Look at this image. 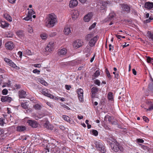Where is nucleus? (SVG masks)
Returning a JSON list of instances; mask_svg holds the SVG:
<instances>
[{"instance_id":"7c9ffc66","label":"nucleus","mask_w":153,"mask_h":153,"mask_svg":"<svg viewBox=\"0 0 153 153\" xmlns=\"http://www.w3.org/2000/svg\"><path fill=\"white\" fill-rule=\"evenodd\" d=\"M17 35L20 38L23 37L24 36L23 31L22 30H19L16 32Z\"/></svg>"},{"instance_id":"f257e3e1","label":"nucleus","mask_w":153,"mask_h":153,"mask_svg":"<svg viewBox=\"0 0 153 153\" xmlns=\"http://www.w3.org/2000/svg\"><path fill=\"white\" fill-rule=\"evenodd\" d=\"M57 22L56 15L54 13L49 14L45 19V25L49 28L52 27Z\"/></svg>"},{"instance_id":"69168bd1","label":"nucleus","mask_w":153,"mask_h":153,"mask_svg":"<svg viewBox=\"0 0 153 153\" xmlns=\"http://www.w3.org/2000/svg\"><path fill=\"white\" fill-rule=\"evenodd\" d=\"M9 2L11 3H14L16 1V0H8Z\"/></svg>"},{"instance_id":"e2e57ef3","label":"nucleus","mask_w":153,"mask_h":153,"mask_svg":"<svg viewBox=\"0 0 153 153\" xmlns=\"http://www.w3.org/2000/svg\"><path fill=\"white\" fill-rule=\"evenodd\" d=\"M4 131L3 129L0 128V135L4 134Z\"/></svg>"},{"instance_id":"aec40b11","label":"nucleus","mask_w":153,"mask_h":153,"mask_svg":"<svg viewBox=\"0 0 153 153\" xmlns=\"http://www.w3.org/2000/svg\"><path fill=\"white\" fill-rule=\"evenodd\" d=\"M100 7L101 10H105L108 4V2L105 1H102Z\"/></svg>"},{"instance_id":"2f4dec72","label":"nucleus","mask_w":153,"mask_h":153,"mask_svg":"<svg viewBox=\"0 0 153 153\" xmlns=\"http://www.w3.org/2000/svg\"><path fill=\"white\" fill-rule=\"evenodd\" d=\"M1 25L2 28L7 27L9 26V24L5 21H2L1 23Z\"/></svg>"},{"instance_id":"cd10ccee","label":"nucleus","mask_w":153,"mask_h":153,"mask_svg":"<svg viewBox=\"0 0 153 153\" xmlns=\"http://www.w3.org/2000/svg\"><path fill=\"white\" fill-rule=\"evenodd\" d=\"M4 18L7 21L10 22H11L12 21V17L10 16L7 13H5L4 14Z\"/></svg>"},{"instance_id":"b1692460","label":"nucleus","mask_w":153,"mask_h":153,"mask_svg":"<svg viewBox=\"0 0 153 153\" xmlns=\"http://www.w3.org/2000/svg\"><path fill=\"white\" fill-rule=\"evenodd\" d=\"M19 96L20 98H24L26 96V92L23 91H19Z\"/></svg>"},{"instance_id":"4d7b16f0","label":"nucleus","mask_w":153,"mask_h":153,"mask_svg":"<svg viewBox=\"0 0 153 153\" xmlns=\"http://www.w3.org/2000/svg\"><path fill=\"white\" fill-rule=\"evenodd\" d=\"M143 119L145 122H148L149 121L148 118L145 116L143 117Z\"/></svg>"},{"instance_id":"6e6552de","label":"nucleus","mask_w":153,"mask_h":153,"mask_svg":"<svg viewBox=\"0 0 153 153\" xmlns=\"http://www.w3.org/2000/svg\"><path fill=\"white\" fill-rule=\"evenodd\" d=\"M42 92L45 95L48 97H50L51 99H53L54 98V97L53 95L50 94L48 90L46 89H43L42 90Z\"/></svg>"},{"instance_id":"ea45409f","label":"nucleus","mask_w":153,"mask_h":153,"mask_svg":"<svg viewBox=\"0 0 153 153\" xmlns=\"http://www.w3.org/2000/svg\"><path fill=\"white\" fill-rule=\"evenodd\" d=\"M4 120V119L2 117L0 118V125L1 126H3L4 124H5Z\"/></svg>"},{"instance_id":"39448f33","label":"nucleus","mask_w":153,"mask_h":153,"mask_svg":"<svg viewBox=\"0 0 153 153\" xmlns=\"http://www.w3.org/2000/svg\"><path fill=\"white\" fill-rule=\"evenodd\" d=\"M77 93L80 102H83L84 101L83 91L82 89L81 88L78 89L77 91Z\"/></svg>"},{"instance_id":"473e14b6","label":"nucleus","mask_w":153,"mask_h":153,"mask_svg":"<svg viewBox=\"0 0 153 153\" xmlns=\"http://www.w3.org/2000/svg\"><path fill=\"white\" fill-rule=\"evenodd\" d=\"M107 97L109 100H113V95L112 93L111 92H109L108 94Z\"/></svg>"},{"instance_id":"5fc2aeb1","label":"nucleus","mask_w":153,"mask_h":153,"mask_svg":"<svg viewBox=\"0 0 153 153\" xmlns=\"http://www.w3.org/2000/svg\"><path fill=\"white\" fill-rule=\"evenodd\" d=\"M8 92V91L6 89H4L2 91V93L4 95L7 94Z\"/></svg>"},{"instance_id":"4468645a","label":"nucleus","mask_w":153,"mask_h":153,"mask_svg":"<svg viewBox=\"0 0 153 153\" xmlns=\"http://www.w3.org/2000/svg\"><path fill=\"white\" fill-rule=\"evenodd\" d=\"M145 8L148 9H151L153 8V3L150 2H146L144 5Z\"/></svg>"},{"instance_id":"052dcab7","label":"nucleus","mask_w":153,"mask_h":153,"mask_svg":"<svg viewBox=\"0 0 153 153\" xmlns=\"http://www.w3.org/2000/svg\"><path fill=\"white\" fill-rule=\"evenodd\" d=\"M65 87L67 90H69L71 88V86L69 85H65Z\"/></svg>"},{"instance_id":"6ab92c4d","label":"nucleus","mask_w":153,"mask_h":153,"mask_svg":"<svg viewBox=\"0 0 153 153\" xmlns=\"http://www.w3.org/2000/svg\"><path fill=\"white\" fill-rule=\"evenodd\" d=\"M67 50L64 48L59 50L58 53L59 56H62L65 54L67 53Z\"/></svg>"},{"instance_id":"f704fd0d","label":"nucleus","mask_w":153,"mask_h":153,"mask_svg":"<svg viewBox=\"0 0 153 153\" xmlns=\"http://www.w3.org/2000/svg\"><path fill=\"white\" fill-rule=\"evenodd\" d=\"M104 120L108 122H111V117L108 115L106 116L104 118Z\"/></svg>"},{"instance_id":"5701e85b","label":"nucleus","mask_w":153,"mask_h":153,"mask_svg":"<svg viewBox=\"0 0 153 153\" xmlns=\"http://www.w3.org/2000/svg\"><path fill=\"white\" fill-rule=\"evenodd\" d=\"M62 118L64 120L68 122L71 124H73V123H74V122L73 120L71 119H70V118L67 116H63Z\"/></svg>"},{"instance_id":"49530a36","label":"nucleus","mask_w":153,"mask_h":153,"mask_svg":"<svg viewBox=\"0 0 153 153\" xmlns=\"http://www.w3.org/2000/svg\"><path fill=\"white\" fill-rule=\"evenodd\" d=\"M33 117L36 120H38L39 119H40L43 117L42 116H40L39 117L38 116L36 115H34L33 116Z\"/></svg>"},{"instance_id":"58836bf2","label":"nucleus","mask_w":153,"mask_h":153,"mask_svg":"<svg viewBox=\"0 0 153 153\" xmlns=\"http://www.w3.org/2000/svg\"><path fill=\"white\" fill-rule=\"evenodd\" d=\"M41 106L40 105L37 104L34 106V108L37 110H39L41 109Z\"/></svg>"},{"instance_id":"864d4df0","label":"nucleus","mask_w":153,"mask_h":153,"mask_svg":"<svg viewBox=\"0 0 153 153\" xmlns=\"http://www.w3.org/2000/svg\"><path fill=\"white\" fill-rule=\"evenodd\" d=\"M33 66L36 68H40L41 67V65L40 64H34Z\"/></svg>"},{"instance_id":"412c9836","label":"nucleus","mask_w":153,"mask_h":153,"mask_svg":"<svg viewBox=\"0 0 153 153\" xmlns=\"http://www.w3.org/2000/svg\"><path fill=\"white\" fill-rule=\"evenodd\" d=\"M44 126L45 128H46L47 129L52 130L53 128V126L50 124L48 122H46L44 124Z\"/></svg>"},{"instance_id":"7ed1b4c3","label":"nucleus","mask_w":153,"mask_h":153,"mask_svg":"<svg viewBox=\"0 0 153 153\" xmlns=\"http://www.w3.org/2000/svg\"><path fill=\"white\" fill-rule=\"evenodd\" d=\"M95 144L96 148L101 153H105V152L106 150L105 146L100 141H95Z\"/></svg>"},{"instance_id":"f03ea898","label":"nucleus","mask_w":153,"mask_h":153,"mask_svg":"<svg viewBox=\"0 0 153 153\" xmlns=\"http://www.w3.org/2000/svg\"><path fill=\"white\" fill-rule=\"evenodd\" d=\"M113 140L114 141H111V142H110L111 149L116 152H117L119 150L122 151L123 148L119 146V143L116 141L115 140Z\"/></svg>"},{"instance_id":"4c0bfd02","label":"nucleus","mask_w":153,"mask_h":153,"mask_svg":"<svg viewBox=\"0 0 153 153\" xmlns=\"http://www.w3.org/2000/svg\"><path fill=\"white\" fill-rule=\"evenodd\" d=\"M21 106L24 109H27L28 108V105L26 102L22 103L21 104Z\"/></svg>"},{"instance_id":"c756f323","label":"nucleus","mask_w":153,"mask_h":153,"mask_svg":"<svg viewBox=\"0 0 153 153\" xmlns=\"http://www.w3.org/2000/svg\"><path fill=\"white\" fill-rule=\"evenodd\" d=\"M38 82L45 86H47L48 85V83L46 82L41 79H38Z\"/></svg>"},{"instance_id":"a211bd4d","label":"nucleus","mask_w":153,"mask_h":153,"mask_svg":"<svg viewBox=\"0 0 153 153\" xmlns=\"http://www.w3.org/2000/svg\"><path fill=\"white\" fill-rule=\"evenodd\" d=\"M5 47L9 50H12L14 48L13 43L11 42H8L5 44Z\"/></svg>"},{"instance_id":"1a4fd4ad","label":"nucleus","mask_w":153,"mask_h":153,"mask_svg":"<svg viewBox=\"0 0 153 153\" xmlns=\"http://www.w3.org/2000/svg\"><path fill=\"white\" fill-rule=\"evenodd\" d=\"M53 48V44L52 43H50L48 45L47 47L45 48V52L47 53L50 52L52 51Z\"/></svg>"},{"instance_id":"a19ab883","label":"nucleus","mask_w":153,"mask_h":153,"mask_svg":"<svg viewBox=\"0 0 153 153\" xmlns=\"http://www.w3.org/2000/svg\"><path fill=\"white\" fill-rule=\"evenodd\" d=\"M141 147L142 149L144 151H147L149 150V148L146 146L142 145L141 146Z\"/></svg>"},{"instance_id":"37998d69","label":"nucleus","mask_w":153,"mask_h":153,"mask_svg":"<svg viewBox=\"0 0 153 153\" xmlns=\"http://www.w3.org/2000/svg\"><path fill=\"white\" fill-rule=\"evenodd\" d=\"M25 53L26 54L28 55H32V53L31 52V51L29 50H26L25 51Z\"/></svg>"},{"instance_id":"bb28decb","label":"nucleus","mask_w":153,"mask_h":153,"mask_svg":"<svg viewBox=\"0 0 153 153\" xmlns=\"http://www.w3.org/2000/svg\"><path fill=\"white\" fill-rule=\"evenodd\" d=\"M115 16V14L114 12H111L109 13L108 16V20H111L114 19V18Z\"/></svg>"},{"instance_id":"680f3d73","label":"nucleus","mask_w":153,"mask_h":153,"mask_svg":"<svg viewBox=\"0 0 153 153\" xmlns=\"http://www.w3.org/2000/svg\"><path fill=\"white\" fill-rule=\"evenodd\" d=\"M4 61L6 62L7 63H8L10 62V61L11 60L10 59L7 58H5L4 59Z\"/></svg>"},{"instance_id":"4be33fe9","label":"nucleus","mask_w":153,"mask_h":153,"mask_svg":"<svg viewBox=\"0 0 153 153\" xmlns=\"http://www.w3.org/2000/svg\"><path fill=\"white\" fill-rule=\"evenodd\" d=\"M79 15V12L78 10L74 11L72 15L73 19L74 20H76L78 17Z\"/></svg>"},{"instance_id":"423d86ee","label":"nucleus","mask_w":153,"mask_h":153,"mask_svg":"<svg viewBox=\"0 0 153 153\" xmlns=\"http://www.w3.org/2000/svg\"><path fill=\"white\" fill-rule=\"evenodd\" d=\"M83 43L82 40L77 39L74 42L73 44V47L75 48H78L82 45Z\"/></svg>"},{"instance_id":"09e8293b","label":"nucleus","mask_w":153,"mask_h":153,"mask_svg":"<svg viewBox=\"0 0 153 153\" xmlns=\"http://www.w3.org/2000/svg\"><path fill=\"white\" fill-rule=\"evenodd\" d=\"M28 31L29 33H31L33 32V30L32 28L30 26H28Z\"/></svg>"},{"instance_id":"774afa93","label":"nucleus","mask_w":153,"mask_h":153,"mask_svg":"<svg viewBox=\"0 0 153 153\" xmlns=\"http://www.w3.org/2000/svg\"><path fill=\"white\" fill-rule=\"evenodd\" d=\"M115 36L116 37L119 39H120L122 37V36L120 35L116 34Z\"/></svg>"},{"instance_id":"72a5a7b5","label":"nucleus","mask_w":153,"mask_h":153,"mask_svg":"<svg viewBox=\"0 0 153 153\" xmlns=\"http://www.w3.org/2000/svg\"><path fill=\"white\" fill-rule=\"evenodd\" d=\"M151 82L149 84V88L152 91H153V80L152 79V77H151Z\"/></svg>"},{"instance_id":"6e6d98bb","label":"nucleus","mask_w":153,"mask_h":153,"mask_svg":"<svg viewBox=\"0 0 153 153\" xmlns=\"http://www.w3.org/2000/svg\"><path fill=\"white\" fill-rule=\"evenodd\" d=\"M152 109H153V105L152 104L149 107L148 109H147V111H150Z\"/></svg>"},{"instance_id":"c03bdc74","label":"nucleus","mask_w":153,"mask_h":153,"mask_svg":"<svg viewBox=\"0 0 153 153\" xmlns=\"http://www.w3.org/2000/svg\"><path fill=\"white\" fill-rule=\"evenodd\" d=\"M147 61L148 62L150 63L153 62V59L151 58L150 57L148 56L147 57ZM153 65V63L152 64Z\"/></svg>"},{"instance_id":"ddd939ff","label":"nucleus","mask_w":153,"mask_h":153,"mask_svg":"<svg viewBox=\"0 0 153 153\" xmlns=\"http://www.w3.org/2000/svg\"><path fill=\"white\" fill-rule=\"evenodd\" d=\"M93 16L91 13H89L85 15L84 18V20L85 22H88Z\"/></svg>"},{"instance_id":"9d476101","label":"nucleus","mask_w":153,"mask_h":153,"mask_svg":"<svg viewBox=\"0 0 153 153\" xmlns=\"http://www.w3.org/2000/svg\"><path fill=\"white\" fill-rule=\"evenodd\" d=\"M29 125L33 128H36L38 126V124L36 121L32 120H28L27 121Z\"/></svg>"},{"instance_id":"a18cd8bd","label":"nucleus","mask_w":153,"mask_h":153,"mask_svg":"<svg viewBox=\"0 0 153 153\" xmlns=\"http://www.w3.org/2000/svg\"><path fill=\"white\" fill-rule=\"evenodd\" d=\"M33 72L34 74H40V71L38 70L37 69H35L33 70Z\"/></svg>"},{"instance_id":"603ef678","label":"nucleus","mask_w":153,"mask_h":153,"mask_svg":"<svg viewBox=\"0 0 153 153\" xmlns=\"http://www.w3.org/2000/svg\"><path fill=\"white\" fill-rule=\"evenodd\" d=\"M100 72L98 71H97L94 73V76L95 77H97L100 75Z\"/></svg>"},{"instance_id":"3c124183","label":"nucleus","mask_w":153,"mask_h":153,"mask_svg":"<svg viewBox=\"0 0 153 153\" xmlns=\"http://www.w3.org/2000/svg\"><path fill=\"white\" fill-rule=\"evenodd\" d=\"M94 83L98 86H100V82L98 79H96L94 81Z\"/></svg>"},{"instance_id":"f8f14e48","label":"nucleus","mask_w":153,"mask_h":153,"mask_svg":"<svg viewBox=\"0 0 153 153\" xmlns=\"http://www.w3.org/2000/svg\"><path fill=\"white\" fill-rule=\"evenodd\" d=\"M121 7L122 10L123 11H126L127 13L129 12L130 11V7L127 4L121 5Z\"/></svg>"},{"instance_id":"0e129e2a","label":"nucleus","mask_w":153,"mask_h":153,"mask_svg":"<svg viewBox=\"0 0 153 153\" xmlns=\"http://www.w3.org/2000/svg\"><path fill=\"white\" fill-rule=\"evenodd\" d=\"M49 150L48 149H45L42 153H49Z\"/></svg>"},{"instance_id":"20e7f679","label":"nucleus","mask_w":153,"mask_h":153,"mask_svg":"<svg viewBox=\"0 0 153 153\" xmlns=\"http://www.w3.org/2000/svg\"><path fill=\"white\" fill-rule=\"evenodd\" d=\"M99 37L98 36L96 35L91 38L89 40L88 45L90 47H93L94 46L96 43Z\"/></svg>"},{"instance_id":"2eb2a0df","label":"nucleus","mask_w":153,"mask_h":153,"mask_svg":"<svg viewBox=\"0 0 153 153\" xmlns=\"http://www.w3.org/2000/svg\"><path fill=\"white\" fill-rule=\"evenodd\" d=\"M64 32L65 35H68L71 32V27L69 26H67L65 27Z\"/></svg>"},{"instance_id":"338daca9","label":"nucleus","mask_w":153,"mask_h":153,"mask_svg":"<svg viewBox=\"0 0 153 153\" xmlns=\"http://www.w3.org/2000/svg\"><path fill=\"white\" fill-rule=\"evenodd\" d=\"M18 55L19 56V57H21L22 56V52L21 51H19L18 52Z\"/></svg>"},{"instance_id":"79ce46f5","label":"nucleus","mask_w":153,"mask_h":153,"mask_svg":"<svg viewBox=\"0 0 153 153\" xmlns=\"http://www.w3.org/2000/svg\"><path fill=\"white\" fill-rule=\"evenodd\" d=\"M96 22L94 23L89 28V30H91L92 29L94 28L96 26Z\"/></svg>"},{"instance_id":"de8ad7c7","label":"nucleus","mask_w":153,"mask_h":153,"mask_svg":"<svg viewBox=\"0 0 153 153\" xmlns=\"http://www.w3.org/2000/svg\"><path fill=\"white\" fill-rule=\"evenodd\" d=\"M153 19V18L152 16H150L148 19H146L145 22L146 23L149 22L151 21Z\"/></svg>"},{"instance_id":"c9c22d12","label":"nucleus","mask_w":153,"mask_h":153,"mask_svg":"<svg viewBox=\"0 0 153 153\" xmlns=\"http://www.w3.org/2000/svg\"><path fill=\"white\" fill-rule=\"evenodd\" d=\"M9 65L13 68H15L16 67V65L14 64L11 60L8 63Z\"/></svg>"},{"instance_id":"f3484780","label":"nucleus","mask_w":153,"mask_h":153,"mask_svg":"<svg viewBox=\"0 0 153 153\" xmlns=\"http://www.w3.org/2000/svg\"><path fill=\"white\" fill-rule=\"evenodd\" d=\"M27 129V127L24 126H17L16 130L19 132H22Z\"/></svg>"},{"instance_id":"0eeeda50","label":"nucleus","mask_w":153,"mask_h":153,"mask_svg":"<svg viewBox=\"0 0 153 153\" xmlns=\"http://www.w3.org/2000/svg\"><path fill=\"white\" fill-rule=\"evenodd\" d=\"M28 10V14L26 17L24 18L23 19L26 21H29L32 19V15L35 12L32 9H29V8L27 9Z\"/></svg>"},{"instance_id":"9b49d317","label":"nucleus","mask_w":153,"mask_h":153,"mask_svg":"<svg viewBox=\"0 0 153 153\" xmlns=\"http://www.w3.org/2000/svg\"><path fill=\"white\" fill-rule=\"evenodd\" d=\"M78 4V1L77 0H71L69 4V6L70 7L73 8L77 6Z\"/></svg>"},{"instance_id":"393cba45","label":"nucleus","mask_w":153,"mask_h":153,"mask_svg":"<svg viewBox=\"0 0 153 153\" xmlns=\"http://www.w3.org/2000/svg\"><path fill=\"white\" fill-rule=\"evenodd\" d=\"M94 34L93 33H90L86 35L85 37V39L87 41L90 40L91 38L94 37Z\"/></svg>"},{"instance_id":"13d9d810","label":"nucleus","mask_w":153,"mask_h":153,"mask_svg":"<svg viewBox=\"0 0 153 153\" xmlns=\"http://www.w3.org/2000/svg\"><path fill=\"white\" fill-rule=\"evenodd\" d=\"M106 73L107 74V76L108 77V78H111V76L110 74L109 73V71L108 70H106Z\"/></svg>"},{"instance_id":"c85d7f7f","label":"nucleus","mask_w":153,"mask_h":153,"mask_svg":"<svg viewBox=\"0 0 153 153\" xmlns=\"http://www.w3.org/2000/svg\"><path fill=\"white\" fill-rule=\"evenodd\" d=\"M99 89L96 87H93L91 88V92L92 95L94 96L95 94L97 93Z\"/></svg>"},{"instance_id":"8fccbe9b","label":"nucleus","mask_w":153,"mask_h":153,"mask_svg":"<svg viewBox=\"0 0 153 153\" xmlns=\"http://www.w3.org/2000/svg\"><path fill=\"white\" fill-rule=\"evenodd\" d=\"M92 133L95 136H97L98 135V132L96 130H93L92 131Z\"/></svg>"},{"instance_id":"a878e982","label":"nucleus","mask_w":153,"mask_h":153,"mask_svg":"<svg viewBox=\"0 0 153 153\" xmlns=\"http://www.w3.org/2000/svg\"><path fill=\"white\" fill-rule=\"evenodd\" d=\"M147 35L150 41H153V32L148 31L147 32Z\"/></svg>"},{"instance_id":"e433bc0d","label":"nucleus","mask_w":153,"mask_h":153,"mask_svg":"<svg viewBox=\"0 0 153 153\" xmlns=\"http://www.w3.org/2000/svg\"><path fill=\"white\" fill-rule=\"evenodd\" d=\"M40 36L42 39L45 40L46 39L48 36L45 33H43L41 34Z\"/></svg>"},{"instance_id":"dca6fc26","label":"nucleus","mask_w":153,"mask_h":153,"mask_svg":"<svg viewBox=\"0 0 153 153\" xmlns=\"http://www.w3.org/2000/svg\"><path fill=\"white\" fill-rule=\"evenodd\" d=\"M12 100L11 98L7 96H2L1 98V100L2 102H10Z\"/></svg>"},{"instance_id":"bf43d9fd","label":"nucleus","mask_w":153,"mask_h":153,"mask_svg":"<svg viewBox=\"0 0 153 153\" xmlns=\"http://www.w3.org/2000/svg\"><path fill=\"white\" fill-rule=\"evenodd\" d=\"M137 140L139 143H143L144 142V140L142 139H137Z\"/></svg>"}]
</instances>
